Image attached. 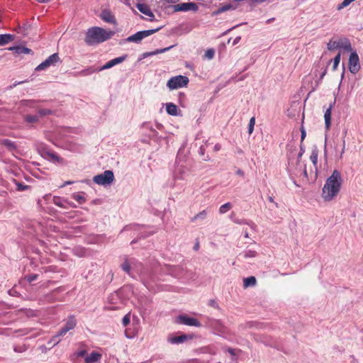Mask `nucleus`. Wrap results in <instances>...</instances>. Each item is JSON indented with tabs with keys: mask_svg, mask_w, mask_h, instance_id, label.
I'll return each instance as SVG.
<instances>
[{
	"mask_svg": "<svg viewBox=\"0 0 363 363\" xmlns=\"http://www.w3.org/2000/svg\"><path fill=\"white\" fill-rule=\"evenodd\" d=\"M130 322V314H126L122 319V324L123 326H127Z\"/></svg>",
	"mask_w": 363,
	"mask_h": 363,
	"instance_id": "nucleus-45",
	"label": "nucleus"
},
{
	"mask_svg": "<svg viewBox=\"0 0 363 363\" xmlns=\"http://www.w3.org/2000/svg\"><path fill=\"white\" fill-rule=\"evenodd\" d=\"M238 2V1H235L234 0V2H233V3L224 4L221 5V6H220L218 9V10L216 11V13H220L227 11L229 10H235L238 6V4H237Z\"/></svg>",
	"mask_w": 363,
	"mask_h": 363,
	"instance_id": "nucleus-20",
	"label": "nucleus"
},
{
	"mask_svg": "<svg viewBox=\"0 0 363 363\" xmlns=\"http://www.w3.org/2000/svg\"><path fill=\"white\" fill-rule=\"evenodd\" d=\"M342 179L338 170L335 169L326 179L322 189V198L325 201H330L337 196L342 186Z\"/></svg>",
	"mask_w": 363,
	"mask_h": 363,
	"instance_id": "nucleus-1",
	"label": "nucleus"
},
{
	"mask_svg": "<svg viewBox=\"0 0 363 363\" xmlns=\"http://www.w3.org/2000/svg\"><path fill=\"white\" fill-rule=\"evenodd\" d=\"M86 354V351L84 350L77 352L78 357H85Z\"/></svg>",
	"mask_w": 363,
	"mask_h": 363,
	"instance_id": "nucleus-55",
	"label": "nucleus"
},
{
	"mask_svg": "<svg viewBox=\"0 0 363 363\" xmlns=\"http://www.w3.org/2000/svg\"><path fill=\"white\" fill-rule=\"evenodd\" d=\"M193 335L182 334L179 336L169 335L167 337V342L172 345H179L184 343L189 340L193 339Z\"/></svg>",
	"mask_w": 363,
	"mask_h": 363,
	"instance_id": "nucleus-14",
	"label": "nucleus"
},
{
	"mask_svg": "<svg viewBox=\"0 0 363 363\" xmlns=\"http://www.w3.org/2000/svg\"><path fill=\"white\" fill-rule=\"evenodd\" d=\"M224 351L228 352L232 356H235V349H233L231 347H227V348L224 349Z\"/></svg>",
	"mask_w": 363,
	"mask_h": 363,
	"instance_id": "nucleus-51",
	"label": "nucleus"
},
{
	"mask_svg": "<svg viewBox=\"0 0 363 363\" xmlns=\"http://www.w3.org/2000/svg\"><path fill=\"white\" fill-rule=\"evenodd\" d=\"M255 124V118L254 117L251 118L248 125V133L249 134H252L254 130V126Z\"/></svg>",
	"mask_w": 363,
	"mask_h": 363,
	"instance_id": "nucleus-40",
	"label": "nucleus"
},
{
	"mask_svg": "<svg viewBox=\"0 0 363 363\" xmlns=\"http://www.w3.org/2000/svg\"><path fill=\"white\" fill-rule=\"evenodd\" d=\"M174 12L178 11H193L196 12L199 10L198 5L194 2H186L175 4L172 6Z\"/></svg>",
	"mask_w": 363,
	"mask_h": 363,
	"instance_id": "nucleus-9",
	"label": "nucleus"
},
{
	"mask_svg": "<svg viewBox=\"0 0 363 363\" xmlns=\"http://www.w3.org/2000/svg\"><path fill=\"white\" fill-rule=\"evenodd\" d=\"M77 325V320L73 315L68 316L65 325L59 330V335H65L69 330Z\"/></svg>",
	"mask_w": 363,
	"mask_h": 363,
	"instance_id": "nucleus-13",
	"label": "nucleus"
},
{
	"mask_svg": "<svg viewBox=\"0 0 363 363\" xmlns=\"http://www.w3.org/2000/svg\"><path fill=\"white\" fill-rule=\"evenodd\" d=\"M335 104V99L333 103L330 104L329 107L326 109L324 113V120H325V125L326 130H328L331 125V114H332V108Z\"/></svg>",
	"mask_w": 363,
	"mask_h": 363,
	"instance_id": "nucleus-16",
	"label": "nucleus"
},
{
	"mask_svg": "<svg viewBox=\"0 0 363 363\" xmlns=\"http://www.w3.org/2000/svg\"><path fill=\"white\" fill-rule=\"evenodd\" d=\"M268 199L269 201L271 202V203H274V205L276 206L277 208H278V203L277 202L274 201V199L272 196H269L268 197Z\"/></svg>",
	"mask_w": 363,
	"mask_h": 363,
	"instance_id": "nucleus-57",
	"label": "nucleus"
},
{
	"mask_svg": "<svg viewBox=\"0 0 363 363\" xmlns=\"http://www.w3.org/2000/svg\"><path fill=\"white\" fill-rule=\"evenodd\" d=\"M101 358V354L97 352H92L85 357L86 363H96Z\"/></svg>",
	"mask_w": 363,
	"mask_h": 363,
	"instance_id": "nucleus-23",
	"label": "nucleus"
},
{
	"mask_svg": "<svg viewBox=\"0 0 363 363\" xmlns=\"http://www.w3.org/2000/svg\"><path fill=\"white\" fill-rule=\"evenodd\" d=\"M114 181V174L111 170H106L103 173L93 177V182L101 186H110Z\"/></svg>",
	"mask_w": 363,
	"mask_h": 363,
	"instance_id": "nucleus-3",
	"label": "nucleus"
},
{
	"mask_svg": "<svg viewBox=\"0 0 363 363\" xmlns=\"http://www.w3.org/2000/svg\"><path fill=\"white\" fill-rule=\"evenodd\" d=\"M340 57H341V54L340 52H339L335 57L334 59L333 60V70H335L340 62Z\"/></svg>",
	"mask_w": 363,
	"mask_h": 363,
	"instance_id": "nucleus-38",
	"label": "nucleus"
},
{
	"mask_svg": "<svg viewBox=\"0 0 363 363\" xmlns=\"http://www.w3.org/2000/svg\"><path fill=\"white\" fill-rule=\"evenodd\" d=\"M139 266H141V263L138 262L135 259L126 257L124 262L121 264V268L123 271L132 277L130 272L131 269H136Z\"/></svg>",
	"mask_w": 363,
	"mask_h": 363,
	"instance_id": "nucleus-11",
	"label": "nucleus"
},
{
	"mask_svg": "<svg viewBox=\"0 0 363 363\" xmlns=\"http://www.w3.org/2000/svg\"><path fill=\"white\" fill-rule=\"evenodd\" d=\"M206 215H207V213L206 211L204 210V211H202L201 212H199V213H197L196 215H195L192 218H191V220L192 221H194L197 219H201V220H203L206 218Z\"/></svg>",
	"mask_w": 363,
	"mask_h": 363,
	"instance_id": "nucleus-37",
	"label": "nucleus"
},
{
	"mask_svg": "<svg viewBox=\"0 0 363 363\" xmlns=\"http://www.w3.org/2000/svg\"><path fill=\"white\" fill-rule=\"evenodd\" d=\"M150 235H152V233H145L143 232H140L138 234L139 238H145L150 236Z\"/></svg>",
	"mask_w": 363,
	"mask_h": 363,
	"instance_id": "nucleus-52",
	"label": "nucleus"
},
{
	"mask_svg": "<svg viewBox=\"0 0 363 363\" xmlns=\"http://www.w3.org/2000/svg\"><path fill=\"white\" fill-rule=\"evenodd\" d=\"M143 126L146 128L147 129L150 130L152 133L153 136L157 135V132L148 123L143 124Z\"/></svg>",
	"mask_w": 363,
	"mask_h": 363,
	"instance_id": "nucleus-47",
	"label": "nucleus"
},
{
	"mask_svg": "<svg viewBox=\"0 0 363 363\" xmlns=\"http://www.w3.org/2000/svg\"><path fill=\"white\" fill-rule=\"evenodd\" d=\"M303 174H304V176H305L306 177H308V173H307V170H306V165L304 166Z\"/></svg>",
	"mask_w": 363,
	"mask_h": 363,
	"instance_id": "nucleus-64",
	"label": "nucleus"
},
{
	"mask_svg": "<svg viewBox=\"0 0 363 363\" xmlns=\"http://www.w3.org/2000/svg\"><path fill=\"white\" fill-rule=\"evenodd\" d=\"M221 148V145L220 144H216L214 146V150L216 152L219 151Z\"/></svg>",
	"mask_w": 363,
	"mask_h": 363,
	"instance_id": "nucleus-58",
	"label": "nucleus"
},
{
	"mask_svg": "<svg viewBox=\"0 0 363 363\" xmlns=\"http://www.w3.org/2000/svg\"><path fill=\"white\" fill-rule=\"evenodd\" d=\"M30 188L28 185H25L21 183H16V189L19 191L27 190Z\"/></svg>",
	"mask_w": 363,
	"mask_h": 363,
	"instance_id": "nucleus-43",
	"label": "nucleus"
},
{
	"mask_svg": "<svg viewBox=\"0 0 363 363\" xmlns=\"http://www.w3.org/2000/svg\"><path fill=\"white\" fill-rule=\"evenodd\" d=\"M1 144L4 145L10 151L15 150L17 148L16 143L9 139L2 140Z\"/></svg>",
	"mask_w": 363,
	"mask_h": 363,
	"instance_id": "nucleus-27",
	"label": "nucleus"
},
{
	"mask_svg": "<svg viewBox=\"0 0 363 363\" xmlns=\"http://www.w3.org/2000/svg\"><path fill=\"white\" fill-rule=\"evenodd\" d=\"M257 280L256 278L253 276L245 278L243 280V286L244 288H247L250 286H254L256 285Z\"/></svg>",
	"mask_w": 363,
	"mask_h": 363,
	"instance_id": "nucleus-28",
	"label": "nucleus"
},
{
	"mask_svg": "<svg viewBox=\"0 0 363 363\" xmlns=\"http://www.w3.org/2000/svg\"><path fill=\"white\" fill-rule=\"evenodd\" d=\"M47 155H48V160L52 161V162H60V161H62V160L57 155H56L55 153L54 152H47Z\"/></svg>",
	"mask_w": 363,
	"mask_h": 363,
	"instance_id": "nucleus-31",
	"label": "nucleus"
},
{
	"mask_svg": "<svg viewBox=\"0 0 363 363\" xmlns=\"http://www.w3.org/2000/svg\"><path fill=\"white\" fill-rule=\"evenodd\" d=\"M215 55V51L213 49H208L206 51L204 54V57L208 60H211L213 58Z\"/></svg>",
	"mask_w": 363,
	"mask_h": 363,
	"instance_id": "nucleus-41",
	"label": "nucleus"
},
{
	"mask_svg": "<svg viewBox=\"0 0 363 363\" xmlns=\"http://www.w3.org/2000/svg\"><path fill=\"white\" fill-rule=\"evenodd\" d=\"M210 325L219 332L223 331L224 326L223 323L218 320H211L210 322Z\"/></svg>",
	"mask_w": 363,
	"mask_h": 363,
	"instance_id": "nucleus-30",
	"label": "nucleus"
},
{
	"mask_svg": "<svg viewBox=\"0 0 363 363\" xmlns=\"http://www.w3.org/2000/svg\"><path fill=\"white\" fill-rule=\"evenodd\" d=\"M304 152H305V147H304L302 143H301L300 144V151H299V152L298 154V157H297L298 162L300 161V160Z\"/></svg>",
	"mask_w": 363,
	"mask_h": 363,
	"instance_id": "nucleus-48",
	"label": "nucleus"
},
{
	"mask_svg": "<svg viewBox=\"0 0 363 363\" xmlns=\"http://www.w3.org/2000/svg\"><path fill=\"white\" fill-rule=\"evenodd\" d=\"M100 18L106 23L116 24V21L113 14L110 10L104 9L100 14Z\"/></svg>",
	"mask_w": 363,
	"mask_h": 363,
	"instance_id": "nucleus-17",
	"label": "nucleus"
},
{
	"mask_svg": "<svg viewBox=\"0 0 363 363\" xmlns=\"http://www.w3.org/2000/svg\"><path fill=\"white\" fill-rule=\"evenodd\" d=\"M60 62V57L57 53L50 55L45 60L41 62L35 67V71L45 70L50 66H55L57 62Z\"/></svg>",
	"mask_w": 363,
	"mask_h": 363,
	"instance_id": "nucleus-7",
	"label": "nucleus"
},
{
	"mask_svg": "<svg viewBox=\"0 0 363 363\" xmlns=\"http://www.w3.org/2000/svg\"><path fill=\"white\" fill-rule=\"evenodd\" d=\"M189 82V80L187 77L177 75L170 78L167 83V86L170 90L177 89L186 86Z\"/></svg>",
	"mask_w": 363,
	"mask_h": 363,
	"instance_id": "nucleus-4",
	"label": "nucleus"
},
{
	"mask_svg": "<svg viewBox=\"0 0 363 363\" xmlns=\"http://www.w3.org/2000/svg\"><path fill=\"white\" fill-rule=\"evenodd\" d=\"M175 323L177 324H182L189 326H194L199 328L201 326L199 320L195 318L189 317L186 315H180L177 317Z\"/></svg>",
	"mask_w": 363,
	"mask_h": 363,
	"instance_id": "nucleus-8",
	"label": "nucleus"
},
{
	"mask_svg": "<svg viewBox=\"0 0 363 363\" xmlns=\"http://www.w3.org/2000/svg\"><path fill=\"white\" fill-rule=\"evenodd\" d=\"M178 107L173 103H167L166 104V111L169 115L177 116L178 115Z\"/></svg>",
	"mask_w": 363,
	"mask_h": 363,
	"instance_id": "nucleus-24",
	"label": "nucleus"
},
{
	"mask_svg": "<svg viewBox=\"0 0 363 363\" xmlns=\"http://www.w3.org/2000/svg\"><path fill=\"white\" fill-rule=\"evenodd\" d=\"M306 136V132L304 128L302 126L301 128V143L303 144V142Z\"/></svg>",
	"mask_w": 363,
	"mask_h": 363,
	"instance_id": "nucleus-49",
	"label": "nucleus"
},
{
	"mask_svg": "<svg viewBox=\"0 0 363 363\" xmlns=\"http://www.w3.org/2000/svg\"><path fill=\"white\" fill-rule=\"evenodd\" d=\"M174 46V45H171V46H169V47H167V48H164L157 49L155 51L144 52V53L142 54L140 59H145V58L150 57V56H153V55H155L164 53V52H165L167 51H169Z\"/></svg>",
	"mask_w": 363,
	"mask_h": 363,
	"instance_id": "nucleus-19",
	"label": "nucleus"
},
{
	"mask_svg": "<svg viewBox=\"0 0 363 363\" xmlns=\"http://www.w3.org/2000/svg\"><path fill=\"white\" fill-rule=\"evenodd\" d=\"M25 121L29 123H36L39 120V117L36 115H27L24 117Z\"/></svg>",
	"mask_w": 363,
	"mask_h": 363,
	"instance_id": "nucleus-32",
	"label": "nucleus"
},
{
	"mask_svg": "<svg viewBox=\"0 0 363 363\" xmlns=\"http://www.w3.org/2000/svg\"><path fill=\"white\" fill-rule=\"evenodd\" d=\"M66 203V204H68V205H69V206H70L71 207H73V208H75V207H76V206L74 205V203H72V202H69V201H68V203Z\"/></svg>",
	"mask_w": 363,
	"mask_h": 363,
	"instance_id": "nucleus-63",
	"label": "nucleus"
},
{
	"mask_svg": "<svg viewBox=\"0 0 363 363\" xmlns=\"http://www.w3.org/2000/svg\"><path fill=\"white\" fill-rule=\"evenodd\" d=\"M73 183H74V182H72V181H67V182H65L63 184H62V185L60 186V188L65 187V186H67V185H69V184H73Z\"/></svg>",
	"mask_w": 363,
	"mask_h": 363,
	"instance_id": "nucleus-56",
	"label": "nucleus"
},
{
	"mask_svg": "<svg viewBox=\"0 0 363 363\" xmlns=\"http://www.w3.org/2000/svg\"><path fill=\"white\" fill-rule=\"evenodd\" d=\"M114 34V31L95 26L88 29L84 41L88 45H94L110 39Z\"/></svg>",
	"mask_w": 363,
	"mask_h": 363,
	"instance_id": "nucleus-2",
	"label": "nucleus"
},
{
	"mask_svg": "<svg viewBox=\"0 0 363 363\" xmlns=\"http://www.w3.org/2000/svg\"><path fill=\"white\" fill-rule=\"evenodd\" d=\"M138 9L143 14L150 16V17H154L153 13L151 11V10L148 8V6L143 4H138L137 5Z\"/></svg>",
	"mask_w": 363,
	"mask_h": 363,
	"instance_id": "nucleus-25",
	"label": "nucleus"
},
{
	"mask_svg": "<svg viewBox=\"0 0 363 363\" xmlns=\"http://www.w3.org/2000/svg\"><path fill=\"white\" fill-rule=\"evenodd\" d=\"M233 222L237 223V224H240V225H242V224H247V225H250L251 227H252L253 225H255L254 223L252 222H248L245 219H234L233 220Z\"/></svg>",
	"mask_w": 363,
	"mask_h": 363,
	"instance_id": "nucleus-39",
	"label": "nucleus"
},
{
	"mask_svg": "<svg viewBox=\"0 0 363 363\" xmlns=\"http://www.w3.org/2000/svg\"><path fill=\"white\" fill-rule=\"evenodd\" d=\"M199 249V242H197L195 243L194 246V250H198Z\"/></svg>",
	"mask_w": 363,
	"mask_h": 363,
	"instance_id": "nucleus-60",
	"label": "nucleus"
},
{
	"mask_svg": "<svg viewBox=\"0 0 363 363\" xmlns=\"http://www.w3.org/2000/svg\"><path fill=\"white\" fill-rule=\"evenodd\" d=\"M98 71L96 69H94L93 67H89L88 69H84L81 72L82 74L83 75H89L95 72Z\"/></svg>",
	"mask_w": 363,
	"mask_h": 363,
	"instance_id": "nucleus-44",
	"label": "nucleus"
},
{
	"mask_svg": "<svg viewBox=\"0 0 363 363\" xmlns=\"http://www.w3.org/2000/svg\"><path fill=\"white\" fill-rule=\"evenodd\" d=\"M205 147L201 145L200 147H199V153L201 156H204L205 155Z\"/></svg>",
	"mask_w": 363,
	"mask_h": 363,
	"instance_id": "nucleus-53",
	"label": "nucleus"
},
{
	"mask_svg": "<svg viewBox=\"0 0 363 363\" xmlns=\"http://www.w3.org/2000/svg\"><path fill=\"white\" fill-rule=\"evenodd\" d=\"M52 202L55 205L66 208V206H65V203H68V201L65 199L61 198L60 196H55L52 199Z\"/></svg>",
	"mask_w": 363,
	"mask_h": 363,
	"instance_id": "nucleus-29",
	"label": "nucleus"
},
{
	"mask_svg": "<svg viewBox=\"0 0 363 363\" xmlns=\"http://www.w3.org/2000/svg\"><path fill=\"white\" fill-rule=\"evenodd\" d=\"M167 3L171 4H175L176 2L179 1V0H165Z\"/></svg>",
	"mask_w": 363,
	"mask_h": 363,
	"instance_id": "nucleus-61",
	"label": "nucleus"
},
{
	"mask_svg": "<svg viewBox=\"0 0 363 363\" xmlns=\"http://www.w3.org/2000/svg\"><path fill=\"white\" fill-rule=\"evenodd\" d=\"M9 50L14 51L16 54L21 55V54H30L33 53L32 50L30 48H28L26 47L22 46V45H16V46H12L9 48Z\"/></svg>",
	"mask_w": 363,
	"mask_h": 363,
	"instance_id": "nucleus-18",
	"label": "nucleus"
},
{
	"mask_svg": "<svg viewBox=\"0 0 363 363\" xmlns=\"http://www.w3.org/2000/svg\"><path fill=\"white\" fill-rule=\"evenodd\" d=\"M349 70L352 74H357L360 69L359 58L356 51L352 52L349 57Z\"/></svg>",
	"mask_w": 363,
	"mask_h": 363,
	"instance_id": "nucleus-10",
	"label": "nucleus"
},
{
	"mask_svg": "<svg viewBox=\"0 0 363 363\" xmlns=\"http://www.w3.org/2000/svg\"><path fill=\"white\" fill-rule=\"evenodd\" d=\"M64 335H59V331L51 338L50 343H52L53 345L58 344L61 341V337Z\"/></svg>",
	"mask_w": 363,
	"mask_h": 363,
	"instance_id": "nucleus-36",
	"label": "nucleus"
},
{
	"mask_svg": "<svg viewBox=\"0 0 363 363\" xmlns=\"http://www.w3.org/2000/svg\"><path fill=\"white\" fill-rule=\"evenodd\" d=\"M231 208L232 204L230 202L225 203L219 208V213L220 214H223L229 211Z\"/></svg>",
	"mask_w": 363,
	"mask_h": 363,
	"instance_id": "nucleus-34",
	"label": "nucleus"
},
{
	"mask_svg": "<svg viewBox=\"0 0 363 363\" xmlns=\"http://www.w3.org/2000/svg\"><path fill=\"white\" fill-rule=\"evenodd\" d=\"M38 277V274H30V275H28L25 277V279L29 282V283H31L32 281L36 280Z\"/></svg>",
	"mask_w": 363,
	"mask_h": 363,
	"instance_id": "nucleus-46",
	"label": "nucleus"
},
{
	"mask_svg": "<svg viewBox=\"0 0 363 363\" xmlns=\"http://www.w3.org/2000/svg\"><path fill=\"white\" fill-rule=\"evenodd\" d=\"M36 1L41 4H45V3H48L50 1V0H36Z\"/></svg>",
	"mask_w": 363,
	"mask_h": 363,
	"instance_id": "nucleus-62",
	"label": "nucleus"
},
{
	"mask_svg": "<svg viewBox=\"0 0 363 363\" xmlns=\"http://www.w3.org/2000/svg\"><path fill=\"white\" fill-rule=\"evenodd\" d=\"M72 198L79 202L80 204H82L86 201L84 196L80 194H73L72 195Z\"/></svg>",
	"mask_w": 363,
	"mask_h": 363,
	"instance_id": "nucleus-33",
	"label": "nucleus"
},
{
	"mask_svg": "<svg viewBox=\"0 0 363 363\" xmlns=\"http://www.w3.org/2000/svg\"><path fill=\"white\" fill-rule=\"evenodd\" d=\"M208 305L215 308H218L219 309V306L218 305V303H216V301L215 300H213V299H211L209 301H208Z\"/></svg>",
	"mask_w": 363,
	"mask_h": 363,
	"instance_id": "nucleus-50",
	"label": "nucleus"
},
{
	"mask_svg": "<svg viewBox=\"0 0 363 363\" xmlns=\"http://www.w3.org/2000/svg\"><path fill=\"white\" fill-rule=\"evenodd\" d=\"M318 150L317 147H314L312 150L311 155L310 156V159L315 167V177H317L318 176Z\"/></svg>",
	"mask_w": 363,
	"mask_h": 363,
	"instance_id": "nucleus-22",
	"label": "nucleus"
},
{
	"mask_svg": "<svg viewBox=\"0 0 363 363\" xmlns=\"http://www.w3.org/2000/svg\"><path fill=\"white\" fill-rule=\"evenodd\" d=\"M169 274L178 278H190L189 272L183 266H171L169 269Z\"/></svg>",
	"mask_w": 363,
	"mask_h": 363,
	"instance_id": "nucleus-12",
	"label": "nucleus"
},
{
	"mask_svg": "<svg viewBox=\"0 0 363 363\" xmlns=\"http://www.w3.org/2000/svg\"><path fill=\"white\" fill-rule=\"evenodd\" d=\"M14 40V35L11 34H0V46L5 45L6 44Z\"/></svg>",
	"mask_w": 363,
	"mask_h": 363,
	"instance_id": "nucleus-26",
	"label": "nucleus"
},
{
	"mask_svg": "<svg viewBox=\"0 0 363 363\" xmlns=\"http://www.w3.org/2000/svg\"><path fill=\"white\" fill-rule=\"evenodd\" d=\"M236 174L238 175H240V176H242L243 177L244 176V172L242 170H241L240 169H238L237 171H236Z\"/></svg>",
	"mask_w": 363,
	"mask_h": 363,
	"instance_id": "nucleus-59",
	"label": "nucleus"
},
{
	"mask_svg": "<svg viewBox=\"0 0 363 363\" xmlns=\"http://www.w3.org/2000/svg\"><path fill=\"white\" fill-rule=\"evenodd\" d=\"M38 113L41 116H48V115H50L52 113V111L50 110V109H48V108H42V109H40L38 111Z\"/></svg>",
	"mask_w": 363,
	"mask_h": 363,
	"instance_id": "nucleus-42",
	"label": "nucleus"
},
{
	"mask_svg": "<svg viewBox=\"0 0 363 363\" xmlns=\"http://www.w3.org/2000/svg\"><path fill=\"white\" fill-rule=\"evenodd\" d=\"M327 48L329 50L342 48L347 52H350L352 50L350 41L347 38L340 39L338 40H330L327 44Z\"/></svg>",
	"mask_w": 363,
	"mask_h": 363,
	"instance_id": "nucleus-5",
	"label": "nucleus"
},
{
	"mask_svg": "<svg viewBox=\"0 0 363 363\" xmlns=\"http://www.w3.org/2000/svg\"><path fill=\"white\" fill-rule=\"evenodd\" d=\"M126 58H127V55H124L123 56L112 59V60H109L108 62H107L104 66L100 67L98 69V71H102L104 69H110V68L114 67L115 65H117L123 62V61L125 60Z\"/></svg>",
	"mask_w": 363,
	"mask_h": 363,
	"instance_id": "nucleus-15",
	"label": "nucleus"
},
{
	"mask_svg": "<svg viewBox=\"0 0 363 363\" xmlns=\"http://www.w3.org/2000/svg\"><path fill=\"white\" fill-rule=\"evenodd\" d=\"M242 255H243L244 258H246V259L252 258V257H255L257 255V252L255 250H245L242 253Z\"/></svg>",
	"mask_w": 363,
	"mask_h": 363,
	"instance_id": "nucleus-35",
	"label": "nucleus"
},
{
	"mask_svg": "<svg viewBox=\"0 0 363 363\" xmlns=\"http://www.w3.org/2000/svg\"><path fill=\"white\" fill-rule=\"evenodd\" d=\"M188 170L183 167H177L174 173V177L176 179H184Z\"/></svg>",
	"mask_w": 363,
	"mask_h": 363,
	"instance_id": "nucleus-21",
	"label": "nucleus"
},
{
	"mask_svg": "<svg viewBox=\"0 0 363 363\" xmlns=\"http://www.w3.org/2000/svg\"><path fill=\"white\" fill-rule=\"evenodd\" d=\"M327 74V67H325V69H323V71L321 72V74H320V79L319 80L321 81L323 77L325 76V74Z\"/></svg>",
	"mask_w": 363,
	"mask_h": 363,
	"instance_id": "nucleus-54",
	"label": "nucleus"
},
{
	"mask_svg": "<svg viewBox=\"0 0 363 363\" xmlns=\"http://www.w3.org/2000/svg\"><path fill=\"white\" fill-rule=\"evenodd\" d=\"M160 28L161 27L155 29L138 31L136 33L126 38V41L138 43L145 38L148 37L160 30Z\"/></svg>",
	"mask_w": 363,
	"mask_h": 363,
	"instance_id": "nucleus-6",
	"label": "nucleus"
}]
</instances>
